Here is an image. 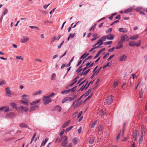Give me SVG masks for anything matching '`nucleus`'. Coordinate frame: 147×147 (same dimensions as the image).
Masks as SVG:
<instances>
[{"label":"nucleus","instance_id":"obj_1","mask_svg":"<svg viewBox=\"0 0 147 147\" xmlns=\"http://www.w3.org/2000/svg\"><path fill=\"white\" fill-rule=\"evenodd\" d=\"M141 41L140 40H139L138 41V43L137 44L136 43H133V41H130L129 43V46L133 47L135 46H136L138 47H139L141 44Z\"/></svg>","mask_w":147,"mask_h":147},{"label":"nucleus","instance_id":"obj_2","mask_svg":"<svg viewBox=\"0 0 147 147\" xmlns=\"http://www.w3.org/2000/svg\"><path fill=\"white\" fill-rule=\"evenodd\" d=\"M141 134H143L145 136L146 133V128L144 125H142L141 128Z\"/></svg>","mask_w":147,"mask_h":147},{"label":"nucleus","instance_id":"obj_3","mask_svg":"<svg viewBox=\"0 0 147 147\" xmlns=\"http://www.w3.org/2000/svg\"><path fill=\"white\" fill-rule=\"evenodd\" d=\"M121 41L123 42L125 40L128 41L129 40V38L127 35L126 34L122 35L121 37Z\"/></svg>","mask_w":147,"mask_h":147},{"label":"nucleus","instance_id":"obj_4","mask_svg":"<svg viewBox=\"0 0 147 147\" xmlns=\"http://www.w3.org/2000/svg\"><path fill=\"white\" fill-rule=\"evenodd\" d=\"M0 111H3L5 112H8L11 111V110H9V107L8 106H6L0 108Z\"/></svg>","mask_w":147,"mask_h":147},{"label":"nucleus","instance_id":"obj_5","mask_svg":"<svg viewBox=\"0 0 147 147\" xmlns=\"http://www.w3.org/2000/svg\"><path fill=\"white\" fill-rule=\"evenodd\" d=\"M113 98L112 95H111L110 96L108 97L106 99V101L107 103V104L108 105H110L112 103L113 101Z\"/></svg>","mask_w":147,"mask_h":147},{"label":"nucleus","instance_id":"obj_6","mask_svg":"<svg viewBox=\"0 0 147 147\" xmlns=\"http://www.w3.org/2000/svg\"><path fill=\"white\" fill-rule=\"evenodd\" d=\"M29 40V38L25 36H22V38L21 39L20 42L21 43H25L27 42Z\"/></svg>","mask_w":147,"mask_h":147},{"label":"nucleus","instance_id":"obj_7","mask_svg":"<svg viewBox=\"0 0 147 147\" xmlns=\"http://www.w3.org/2000/svg\"><path fill=\"white\" fill-rule=\"evenodd\" d=\"M61 110V107L59 105L56 106L52 110V111H56L58 112H60Z\"/></svg>","mask_w":147,"mask_h":147},{"label":"nucleus","instance_id":"obj_8","mask_svg":"<svg viewBox=\"0 0 147 147\" xmlns=\"http://www.w3.org/2000/svg\"><path fill=\"white\" fill-rule=\"evenodd\" d=\"M15 116V113L13 112H10L7 114L5 116V118H12Z\"/></svg>","mask_w":147,"mask_h":147},{"label":"nucleus","instance_id":"obj_9","mask_svg":"<svg viewBox=\"0 0 147 147\" xmlns=\"http://www.w3.org/2000/svg\"><path fill=\"white\" fill-rule=\"evenodd\" d=\"M82 101H81L79 102H78L74 105V104L75 103L74 102H73L72 105V106H73V108L74 109H75L81 105L82 103Z\"/></svg>","mask_w":147,"mask_h":147},{"label":"nucleus","instance_id":"obj_10","mask_svg":"<svg viewBox=\"0 0 147 147\" xmlns=\"http://www.w3.org/2000/svg\"><path fill=\"white\" fill-rule=\"evenodd\" d=\"M118 30L120 32L124 33H126L127 32V30L126 28H119L118 29Z\"/></svg>","mask_w":147,"mask_h":147},{"label":"nucleus","instance_id":"obj_11","mask_svg":"<svg viewBox=\"0 0 147 147\" xmlns=\"http://www.w3.org/2000/svg\"><path fill=\"white\" fill-rule=\"evenodd\" d=\"M107 39L108 40H113L114 38V36L111 34H110L107 36Z\"/></svg>","mask_w":147,"mask_h":147},{"label":"nucleus","instance_id":"obj_12","mask_svg":"<svg viewBox=\"0 0 147 147\" xmlns=\"http://www.w3.org/2000/svg\"><path fill=\"white\" fill-rule=\"evenodd\" d=\"M78 138L76 137H74L72 141L74 145H76L78 144Z\"/></svg>","mask_w":147,"mask_h":147},{"label":"nucleus","instance_id":"obj_13","mask_svg":"<svg viewBox=\"0 0 147 147\" xmlns=\"http://www.w3.org/2000/svg\"><path fill=\"white\" fill-rule=\"evenodd\" d=\"M38 106L37 105L32 106L30 109L29 111L30 112H31L34 110L38 108Z\"/></svg>","mask_w":147,"mask_h":147},{"label":"nucleus","instance_id":"obj_14","mask_svg":"<svg viewBox=\"0 0 147 147\" xmlns=\"http://www.w3.org/2000/svg\"><path fill=\"white\" fill-rule=\"evenodd\" d=\"M143 134H141V137L139 138L138 142L139 144H140L142 142L143 139V136H144Z\"/></svg>","mask_w":147,"mask_h":147},{"label":"nucleus","instance_id":"obj_15","mask_svg":"<svg viewBox=\"0 0 147 147\" xmlns=\"http://www.w3.org/2000/svg\"><path fill=\"white\" fill-rule=\"evenodd\" d=\"M65 139L62 142V144L63 146H65L67 143V136H65Z\"/></svg>","mask_w":147,"mask_h":147},{"label":"nucleus","instance_id":"obj_16","mask_svg":"<svg viewBox=\"0 0 147 147\" xmlns=\"http://www.w3.org/2000/svg\"><path fill=\"white\" fill-rule=\"evenodd\" d=\"M70 121H67L65 122L61 126L62 128H64L66 127L68 125L69 123H70Z\"/></svg>","mask_w":147,"mask_h":147},{"label":"nucleus","instance_id":"obj_17","mask_svg":"<svg viewBox=\"0 0 147 147\" xmlns=\"http://www.w3.org/2000/svg\"><path fill=\"white\" fill-rule=\"evenodd\" d=\"M127 58V56L125 54H124L123 56L120 57L119 60L121 61H122L125 60Z\"/></svg>","mask_w":147,"mask_h":147},{"label":"nucleus","instance_id":"obj_18","mask_svg":"<svg viewBox=\"0 0 147 147\" xmlns=\"http://www.w3.org/2000/svg\"><path fill=\"white\" fill-rule=\"evenodd\" d=\"M138 131L137 130L135 129L133 133V138L134 139V140H135L136 139V136L137 135Z\"/></svg>","mask_w":147,"mask_h":147},{"label":"nucleus","instance_id":"obj_19","mask_svg":"<svg viewBox=\"0 0 147 147\" xmlns=\"http://www.w3.org/2000/svg\"><path fill=\"white\" fill-rule=\"evenodd\" d=\"M132 9L133 8L131 7L127 9L124 11V13H128L132 11Z\"/></svg>","mask_w":147,"mask_h":147},{"label":"nucleus","instance_id":"obj_20","mask_svg":"<svg viewBox=\"0 0 147 147\" xmlns=\"http://www.w3.org/2000/svg\"><path fill=\"white\" fill-rule=\"evenodd\" d=\"M20 127H26L28 128V129H30L29 127L26 124H25L24 123H22L20 124Z\"/></svg>","mask_w":147,"mask_h":147},{"label":"nucleus","instance_id":"obj_21","mask_svg":"<svg viewBox=\"0 0 147 147\" xmlns=\"http://www.w3.org/2000/svg\"><path fill=\"white\" fill-rule=\"evenodd\" d=\"M138 34H136L135 35L132 36H131L129 39H131V40H136V39L138 37Z\"/></svg>","mask_w":147,"mask_h":147},{"label":"nucleus","instance_id":"obj_22","mask_svg":"<svg viewBox=\"0 0 147 147\" xmlns=\"http://www.w3.org/2000/svg\"><path fill=\"white\" fill-rule=\"evenodd\" d=\"M40 101V100H38L36 101H34L30 103V105H34L39 103Z\"/></svg>","mask_w":147,"mask_h":147},{"label":"nucleus","instance_id":"obj_23","mask_svg":"<svg viewBox=\"0 0 147 147\" xmlns=\"http://www.w3.org/2000/svg\"><path fill=\"white\" fill-rule=\"evenodd\" d=\"M91 62L89 63L88 62L86 65V66L85 67H84L83 69L82 70V71H85L86 69L88 68H89L90 67H89V65H90V63H91Z\"/></svg>","mask_w":147,"mask_h":147},{"label":"nucleus","instance_id":"obj_24","mask_svg":"<svg viewBox=\"0 0 147 147\" xmlns=\"http://www.w3.org/2000/svg\"><path fill=\"white\" fill-rule=\"evenodd\" d=\"M5 90L6 91V93L8 94L9 95H11V91H10V89L9 88H5Z\"/></svg>","mask_w":147,"mask_h":147},{"label":"nucleus","instance_id":"obj_25","mask_svg":"<svg viewBox=\"0 0 147 147\" xmlns=\"http://www.w3.org/2000/svg\"><path fill=\"white\" fill-rule=\"evenodd\" d=\"M41 93V90H38V91H36L33 92L32 94L33 95H36L38 94H40Z\"/></svg>","mask_w":147,"mask_h":147},{"label":"nucleus","instance_id":"obj_26","mask_svg":"<svg viewBox=\"0 0 147 147\" xmlns=\"http://www.w3.org/2000/svg\"><path fill=\"white\" fill-rule=\"evenodd\" d=\"M11 106L14 109H17V105L15 103L11 102L10 103Z\"/></svg>","mask_w":147,"mask_h":147},{"label":"nucleus","instance_id":"obj_27","mask_svg":"<svg viewBox=\"0 0 147 147\" xmlns=\"http://www.w3.org/2000/svg\"><path fill=\"white\" fill-rule=\"evenodd\" d=\"M92 58V56H89L87 58H86L83 61L82 64H83L87 60L90 59Z\"/></svg>","mask_w":147,"mask_h":147},{"label":"nucleus","instance_id":"obj_28","mask_svg":"<svg viewBox=\"0 0 147 147\" xmlns=\"http://www.w3.org/2000/svg\"><path fill=\"white\" fill-rule=\"evenodd\" d=\"M82 65H81L76 70L77 74L79 73V72H80L83 70V69H82Z\"/></svg>","mask_w":147,"mask_h":147},{"label":"nucleus","instance_id":"obj_29","mask_svg":"<svg viewBox=\"0 0 147 147\" xmlns=\"http://www.w3.org/2000/svg\"><path fill=\"white\" fill-rule=\"evenodd\" d=\"M98 129L99 131L101 132L102 130V125H100L98 127Z\"/></svg>","mask_w":147,"mask_h":147},{"label":"nucleus","instance_id":"obj_30","mask_svg":"<svg viewBox=\"0 0 147 147\" xmlns=\"http://www.w3.org/2000/svg\"><path fill=\"white\" fill-rule=\"evenodd\" d=\"M94 142V139L93 137H91L90 138L89 142V144H93Z\"/></svg>","mask_w":147,"mask_h":147},{"label":"nucleus","instance_id":"obj_31","mask_svg":"<svg viewBox=\"0 0 147 147\" xmlns=\"http://www.w3.org/2000/svg\"><path fill=\"white\" fill-rule=\"evenodd\" d=\"M77 87V86H74V87L72 88L69 89V92H74L75 91V90H76V88Z\"/></svg>","mask_w":147,"mask_h":147},{"label":"nucleus","instance_id":"obj_32","mask_svg":"<svg viewBox=\"0 0 147 147\" xmlns=\"http://www.w3.org/2000/svg\"><path fill=\"white\" fill-rule=\"evenodd\" d=\"M97 42L98 43V45H99V46L103 44L102 40L100 39L98 40Z\"/></svg>","mask_w":147,"mask_h":147},{"label":"nucleus","instance_id":"obj_33","mask_svg":"<svg viewBox=\"0 0 147 147\" xmlns=\"http://www.w3.org/2000/svg\"><path fill=\"white\" fill-rule=\"evenodd\" d=\"M94 82L93 81H91L86 86L85 88V90H86L89 87L90 84H92Z\"/></svg>","mask_w":147,"mask_h":147},{"label":"nucleus","instance_id":"obj_34","mask_svg":"<svg viewBox=\"0 0 147 147\" xmlns=\"http://www.w3.org/2000/svg\"><path fill=\"white\" fill-rule=\"evenodd\" d=\"M92 94L91 95L89 96L83 102L85 103L88 100L90 99L92 96Z\"/></svg>","mask_w":147,"mask_h":147},{"label":"nucleus","instance_id":"obj_35","mask_svg":"<svg viewBox=\"0 0 147 147\" xmlns=\"http://www.w3.org/2000/svg\"><path fill=\"white\" fill-rule=\"evenodd\" d=\"M68 100V98L67 97H66L64 98L61 101V103H63L65 102L66 101H67Z\"/></svg>","mask_w":147,"mask_h":147},{"label":"nucleus","instance_id":"obj_36","mask_svg":"<svg viewBox=\"0 0 147 147\" xmlns=\"http://www.w3.org/2000/svg\"><path fill=\"white\" fill-rule=\"evenodd\" d=\"M20 107L21 109L24 111L26 112L28 110V109L27 108L24 107L23 106H21Z\"/></svg>","mask_w":147,"mask_h":147},{"label":"nucleus","instance_id":"obj_37","mask_svg":"<svg viewBox=\"0 0 147 147\" xmlns=\"http://www.w3.org/2000/svg\"><path fill=\"white\" fill-rule=\"evenodd\" d=\"M73 127L72 126H71L70 127L66 128L65 130L66 132H67L70 131Z\"/></svg>","mask_w":147,"mask_h":147},{"label":"nucleus","instance_id":"obj_38","mask_svg":"<svg viewBox=\"0 0 147 147\" xmlns=\"http://www.w3.org/2000/svg\"><path fill=\"white\" fill-rule=\"evenodd\" d=\"M97 122V121H94L93 122V123H92V124L91 125V128H93L95 126V125L96 123Z\"/></svg>","mask_w":147,"mask_h":147},{"label":"nucleus","instance_id":"obj_39","mask_svg":"<svg viewBox=\"0 0 147 147\" xmlns=\"http://www.w3.org/2000/svg\"><path fill=\"white\" fill-rule=\"evenodd\" d=\"M29 27L32 28H36L37 30H40V29L38 27H36V26H29Z\"/></svg>","mask_w":147,"mask_h":147},{"label":"nucleus","instance_id":"obj_40","mask_svg":"<svg viewBox=\"0 0 147 147\" xmlns=\"http://www.w3.org/2000/svg\"><path fill=\"white\" fill-rule=\"evenodd\" d=\"M51 101L52 100L51 99L47 100L44 102V104L45 105H47L51 102Z\"/></svg>","mask_w":147,"mask_h":147},{"label":"nucleus","instance_id":"obj_41","mask_svg":"<svg viewBox=\"0 0 147 147\" xmlns=\"http://www.w3.org/2000/svg\"><path fill=\"white\" fill-rule=\"evenodd\" d=\"M107 38V36H104L100 38V39H101V40H102L103 41H105Z\"/></svg>","mask_w":147,"mask_h":147},{"label":"nucleus","instance_id":"obj_42","mask_svg":"<svg viewBox=\"0 0 147 147\" xmlns=\"http://www.w3.org/2000/svg\"><path fill=\"white\" fill-rule=\"evenodd\" d=\"M142 9V8L141 7H138L136 8L135 9V10L137 12H138L140 11V10H141Z\"/></svg>","mask_w":147,"mask_h":147},{"label":"nucleus","instance_id":"obj_43","mask_svg":"<svg viewBox=\"0 0 147 147\" xmlns=\"http://www.w3.org/2000/svg\"><path fill=\"white\" fill-rule=\"evenodd\" d=\"M20 102L22 103L24 105H28V102L24 101L23 100H21Z\"/></svg>","mask_w":147,"mask_h":147},{"label":"nucleus","instance_id":"obj_44","mask_svg":"<svg viewBox=\"0 0 147 147\" xmlns=\"http://www.w3.org/2000/svg\"><path fill=\"white\" fill-rule=\"evenodd\" d=\"M123 47L122 45H117L115 47V49H120Z\"/></svg>","mask_w":147,"mask_h":147},{"label":"nucleus","instance_id":"obj_45","mask_svg":"<svg viewBox=\"0 0 147 147\" xmlns=\"http://www.w3.org/2000/svg\"><path fill=\"white\" fill-rule=\"evenodd\" d=\"M36 133H35L34 134L32 137L31 139V141L30 143H31L33 141L34 138H35V136H36Z\"/></svg>","mask_w":147,"mask_h":147},{"label":"nucleus","instance_id":"obj_46","mask_svg":"<svg viewBox=\"0 0 147 147\" xmlns=\"http://www.w3.org/2000/svg\"><path fill=\"white\" fill-rule=\"evenodd\" d=\"M112 43V41H107L106 42L104 43L105 45H109L111 44Z\"/></svg>","mask_w":147,"mask_h":147},{"label":"nucleus","instance_id":"obj_47","mask_svg":"<svg viewBox=\"0 0 147 147\" xmlns=\"http://www.w3.org/2000/svg\"><path fill=\"white\" fill-rule=\"evenodd\" d=\"M50 98L49 96H45L44 97L43 100H47V99Z\"/></svg>","mask_w":147,"mask_h":147},{"label":"nucleus","instance_id":"obj_48","mask_svg":"<svg viewBox=\"0 0 147 147\" xmlns=\"http://www.w3.org/2000/svg\"><path fill=\"white\" fill-rule=\"evenodd\" d=\"M69 92V90H65V91L62 92L61 93L63 94H67Z\"/></svg>","mask_w":147,"mask_h":147},{"label":"nucleus","instance_id":"obj_49","mask_svg":"<svg viewBox=\"0 0 147 147\" xmlns=\"http://www.w3.org/2000/svg\"><path fill=\"white\" fill-rule=\"evenodd\" d=\"M61 138H57L55 141V142H57L58 143H60L62 140Z\"/></svg>","mask_w":147,"mask_h":147},{"label":"nucleus","instance_id":"obj_50","mask_svg":"<svg viewBox=\"0 0 147 147\" xmlns=\"http://www.w3.org/2000/svg\"><path fill=\"white\" fill-rule=\"evenodd\" d=\"M85 86H84V85H83L81 87V88L79 89V90H80V91H83L84 89H85Z\"/></svg>","mask_w":147,"mask_h":147},{"label":"nucleus","instance_id":"obj_51","mask_svg":"<svg viewBox=\"0 0 147 147\" xmlns=\"http://www.w3.org/2000/svg\"><path fill=\"white\" fill-rule=\"evenodd\" d=\"M90 70V69H89L85 71L84 73H83V75L85 76L88 73L89 71Z\"/></svg>","mask_w":147,"mask_h":147},{"label":"nucleus","instance_id":"obj_52","mask_svg":"<svg viewBox=\"0 0 147 147\" xmlns=\"http://www.w3.org/2000/svg\"><path fill=\"white\" fill-rule=\"evenodd\" d=\"M143 92H142V90L139 91V97L140 98H141L143 96Z\"/></svg>","mask_w":147,"mask_h":147},{"label":"nucleus","instance_id":"obj_53","mask_svg":"<svg viewBox=\"0 0 147 147\" xmlns=\"http://www.w3.org/2000/svg\"><path fill=\"white\" fill-rule=\"evenodd\" d=\"M112 29L111 28H110L108 30L106 31V33L107 34H108L109 33L111 32L112 31Z\"/></svg>","mask_w":147,"mask_h":147},{"label":"nucleus","instance_id":"obj_54","mask_svg":"<svg viewBox=\"0 0 147 147\" xmlns=\"http://www.w3.org/2000/svg\"><path fill=\"white\" fill-rule=\"evenodd\" d=\"M16 59H19L21 60H23V59L22 58L21 56H17L16 57Z\"/></svg>","mask_w":147,"mask_h":147},{"label":"nucleus","instance_id":"obj_55","mask_svg":"<svg viewBox=\"0 0 147 147\" xmlns=\"http://www.w3.org/2000/svg\"><path fill=\"white\" fill-rule=\"evenodd\" d=\"M5 82L4 81L2 80V79H0V86L4 84Z\"/></svg>","mask_w":147,"mask_h":147},{"label":"nucleus","instance_id":"obj_56","mask_svg":"<svg viewBox=\"0 0 147 147\" xmlns=\"http://www.w3.org/2000/svg\"><path fill=\"white\" fill-rule=\"evenodd\" d=\"M75 35V33L73 34H69V36H70L71 38H73Z\"/></svg>","mask_w":147,"mask_h":147},{"label":"nucleus","instance_id":"obj_57","mask_svg":"<svg viewBox=\"0 0 147 147\" xmlns=\"http://www.w3.org/2000/svg\"><path fill=\"white\" fill-rule=\"evenodd\" d=\"M100 114L101 116L106 115V113L104 112L102 110L101 111Z\"/></svg>","mask_w":147,"mask_h":147},{"label":"nucleus","instance_id":"obj_58","mask_svg":"<svg viewBox=\"0 0 147 147\" xmlns=\"http://www.w3.org/2000/svg\"><path fill=\"white\" fill-rule=\"evenodd\" d=\"M102 67H100L98 70H97L96 71V72H96V75H97V74L99 73L100 71L101 70V69H102Z\"/></svg>","mask_w":147,"mask_h":147},{"label":"nucleus","instance_id":"obj_59","mask_svg":"<svg viewBox=\"0 0 147 147\" xmlns=\"http://www.w3.org/2000/svg\"><path fill=\"white\" fill-rule=\"evenodd\" d=\"M118 84L117 82H115L113 85V86L115 88L116 87L118 86Z\"/></svg>","mask_w":147,"mask_h":147},{"label":"nucleus","instance_id":"obj_60","mask_svg":"<svg viewBox=\"0 0 147 147\" xmlns=\"http://www.w3.org/2000/svg\"><path fill=\"white\" fill-rule=\"evenodd\" d=\"M65 131V130L64 129H63L59 133V135L60 136H62V135L64 134Z\"/></svg>","mask_w":147,"mask_h":147},{"label":"nucleus","instance_id":"obj_61","mask_svg":"<svg viewBox=\"0 0 147 147\" xmlns=\"http://www.w3.org/2000/svg\"><path fill=\"white\" fill-rule=\"evenodd\" d=\"M100 54L98 52L97 53L95 56V57H94V59H95L96 58L98 57L100 55Z\"/></svg>","mask_w":147,"mask_h":147},{"label":"nucleus","instance_id":"obj_62","mask_svg":"<svg viewBox=\"0 0 147 147\" xmlns=\"http://www.w3.org/2000/svg\"><path fill=\"white\" fill-rule=\"evenodd\" d=\"M64 42V41H63L58 46V47L59 49L61 48V47L62 46V45H63Z\"/></svg>","mask_w":147,"mask_h":147},{"label":"nucleus","instance_id":"obj_63","mask_svg":"<svg viewBox=\"0 0 147 147\" xmlns=\"http://www.w3.org/2000/svg\"><path fill=\"white\" fill-rule=\"evenodd\" d=\"M115 56V55L113 54L109 58L107 59V61H109L112 59Z\"/></svg>","mask_w":147,"mask_h":147},{"label":"nucleus","instance_id":"obj_64","mask_svg":"<svg viewBox=\"0 0 147 147\" xmlns=\"http://www.w3.org/2000/svg\"><path fill=\"white\" fill-rule=\"evenodd\" d=\"M109 64V62H108L107 64L103 66L102 68L103 69H105L108 66Z\"/></svg>","mask_w":147,"mask_h":147}]
</instances>
